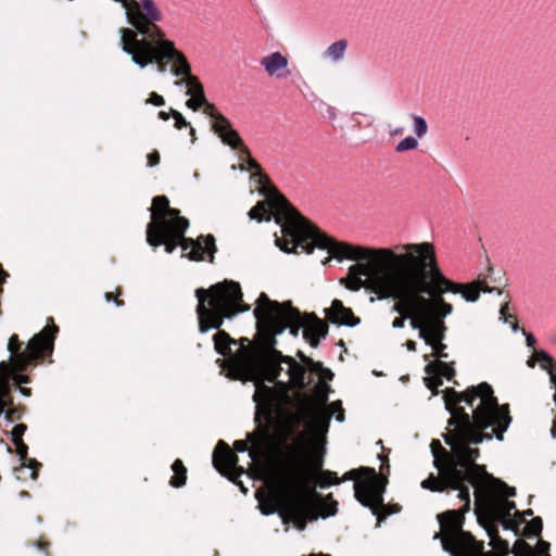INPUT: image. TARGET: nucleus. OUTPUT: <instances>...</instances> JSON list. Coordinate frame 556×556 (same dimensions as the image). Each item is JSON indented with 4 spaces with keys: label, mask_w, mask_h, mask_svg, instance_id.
<instances>
[{
    "label": "nucleus",
    "mask_w": 556,
    "mask_h": 556,
    "mask_svg": "<svg viewBox=\"0 0 556 556\" xmlns=\"http://www.w3.org/2000/svg\"><path fill=\"white\" fill-rule=\"evenodd\" d=\"M355 473H356V471H354V470H353V471H349V472H346V473L344 475L343 479H344V480H348V479H354V478H355Z\"/></svg>",
    "instance_id": "47"
},
{
    "label": "nucleus",
    "mask_w": 556,
    "mask_h": 556,
    "mask_svg": "<svg viewBox=\"0 0 556 556\" xmlns=\"http://www.w3.org/2000/svg\"><path fill=\"white\" fill-rule=\"evenodd\" d=\"M464 513L465 507L438 515L441 532L434 539L440 538L443 549L452 556H490L483 552L482 542L463 530Z\"/></svg>",
    "instance_id": "10"
},
{
    "label": "nucleus",
    "mask_w": 556,
    "mask_h": 556,
    "mask_svg": "<svg viewBox=\"0 0 556 556\" xmlns=\"http://www.w3.org/2000/svg\"><path fill=\"white\" fill-rule=\"evenodd\" d=\"M538 357L542 361L541 366L548 371L549 378L552 379V372H556V363H554L552 357L543 350L538 353Z\"/></svg>",
    "instance_id": "27"
},
{
    "label": "nucleus",
    "mask_w": 556,
    "mask_h": 556,
    "mask_svg": "<svg viewBox=\"0 0 556 556\" xmlns=\"http://www.w3.org/2000/svg\"><path fill=\"white\" fill-rule=\"evenodd\" d=\"M438 368H439V372L442 376L446 377L447 379H451L455 375V369L446 363L439 362Z\"/></svg>",
    "instance_id": "31"
},
{
    "label": "nucleus",
    "mask_w": 556,
    "mask_h": 556,
    "mask_svg": "<svg viewBox=\"0 0 556 556\" xmlns=\"http://www.w3.org/2000/svg\"><path fill=\"white\" fill-rule=\"evenodd\" d=\"M189 222H180V225L165 227L164 223H149L147 227V241L153 247H165V252L170 254L177 247H180L184 255L191 261L205 260L212 262L216 252L215 238L212 235L199 237L197 240L187 239L185 232Z\"/></svg>",
    "instance_id": "9"
},
{
    "label": "nucleus",
    "mask_w": 556,
    "mask_h": 556,
    "mask_svg": "<svg viewBox=\"0 0 556 556\" xmlns=\"http://www.w3.org/2000/svg\"><path fill=\"white\" fill-rule=\"evenodd\" d=\"M413 125H414V132L416 134L417 138H422L428 132V125L424 117L419 115H412Z\"/></svg>",
    "instance_id": "25"
},
{
    "label": "nucleus",
    "mask_w": 556,
    "mask_h": 556,
    "mask_svg": "<svg viewBox=\"0 0 556 556\" xmlns=\"http://www.w3.org/2000/svg\"><path fill=\"white\" fill-rule=\"evenodd\" d=\"M330 391V387L323 382V381H319L316 386H315V397L316 400H313L317 405L319 406H325L327 400H328V393Z\"/></svg>",
    "instance_id": "24"
},
{
    "label": "nucleus",
    "mask_w": 556,
    "mask_h": 556,
    "mask_svg": "<svg viewBox=\"0 0 556 556\" xmlns=\"http://www.w3.org/2000/svg\"><path fill=\"white\" fill-rule=\"evenodd\" d=\"M317 368H320V378L321 379H332V372L329 369L321 368L319 364L314 365V370H317Z\"/></svg>",
    "instance_id": "35"
},
{
    "label": "nucleus",
    "mask_w": 556,
    "mask_h": 556,
    "mask_svg": "<svg viewBox=\"0 0 556 556\" xmlns=\"http://www.w3.org/2000/svg\"><path fill=\"white\" fill-rule=\"evenodd\" d=\"M511 328H513V330H514V331H516V330L518 329L517 324H514V325L511 326Z\"/></svg>",
    "instance_id": "55"
},
{
    "label": "nucleus",
    "mask_w": 556,
    "mask_h": 556,
    "mask_svg": "<svg viewBox=\"0 0 556 556\" xmlns=\"http://www.w3.org/2000/svg\"><path fill=\"white\" fill-rule=\"evenodd\" d=\"M205 114L213 119V129L220 137L224 143L232 149L241 148V153L249 156V150L242 146L239 134L231 127L230 122L223 116L214 105L205 106Z\"/></svg>",
    "instance_id": "14"
},
{
    "label": "nucleus",
    "mask_w": 556,
    "mask_h": 556,
    "mask_svg": "<svg viewBox=\"0 0 556 556\" xmlns=\"http://www.w3.org/2000/svg\"><path fill=\"white\" fill-rule=\"evenodd\" d=\"M406 345L409 351H416V343L414 341H408Z\"/></svg>",
    "instance_id": "48"
},
{
    "label": "nucleus",
    "mask_w": 556,
    "mask_h": 556,
    "mask_svg": "<svg viewBox=\"0 0 556 556\" xmlns=\"http://www.w3.org/2000/svg\"><path fill=\"white\" fill-rule=\"evenodd\" d=\"M366 470L369 471V475L354 483L355 497L362 505L369 507L378 521H381L387 515L391 514L383 505V479L377 476L374 470Z\"/></svg>",
    "instance_id": "11"
},
{
    "label": "nucleus",
    "mask_w": 556,
    "mask_h": 556,
    "mask_svg": "<svg viewBox=\"0 0 556 556\" xmlns=\"http://www.w3.org/2000/svg\"><path fill=\"white\" fill-rule=\"evenodd\" d=\"M404 128L403 127H399V128H395L394 130L390 131L391 135H399L401 132H403Z\"/></svg>",
    "instance_id": "50"
},
{
    "label": "nucleus",
    "mask_w": 556,
    "mask_h": 556,
    "mask_svg": "<svg viewBox=\"0 0 556 556\" xmlns=\"http://www.w3.org/2000/svg\"><path fill=\"white\" fill-rule=\"evenodd\" d=\"M249 217L257 222L274 218L282 233L276 238V244L285 252L301 249L309 254L318 248L339 261H356L344 279L345 287L353 291L367 287L380 299H392L393 309L400 314L392 323L394 329L403 328L405 319L412 325L414 318L426 327L438 308L442 315L453 312L452 304L445 300L428 296L426 283L404 243L393 248H368L334 241L308 224L276 190L268 191L265 200L250 210Z\"/></svg>",
    "instance_id": "1"
},
{
    "label": "nucleus",
    "mask_w": 556,
    "mask_h": 556,
    "mask_svg": "<svg viewBox=\"0 0 556 556\" xmlns=\"http://www.w3.org/2000/svg\"><path fill=\"white\" fill-rule=\"evenodd\" d=\"M548 547H549V544L547 542H543V541L539 542L538 547H536L539 556H548V554H547Z\"/></svg>",
    "instance_id": "36"
},
{
    "label": "nucleus",
    "mask_w": 556,
    "mask_h": 556,
    "mask_svg": "<svg viewBox=\"0 0 556 556\" xmlns=\"http://www.w3.org/2000/svg\"><path fill=\"white\" fill-rule=\"evenodd\" d=\"M16 380H17V382H25V383L27 382V378L23 377V376H17Z\"/></svg>",
    "instance_id": "51"
},
{
    "label": "nucleus",
    "mask_w": 556,
    "mask_h": 556,
    "mask_svg": "<svg viewBox=\"0 0 556 556\" xmlns=\"http://www.w3.org/2000/svg\"><path fill=\"white\" fill-rule=\"evenodd\" d=\"M255 392L253 400L256 403V418L271 425L275 421L280 438H287L299 426L304 425L316 433L328 430L333 412H327L325 406L317 405L312 397L296 393L292 400L288 394L287 380H278L276 388L268 387L265 380H254Z\"/></svg>",
    "instance_id": "6"
},
{
    "label": "nucleus",
    "mask_w": 556,
    "mask_h": 556,
    "mask_svg": "<svg viewBox=\"0 0 556 556\" xmlns=\"http://www.w3.org/2000/svg\"><path fill=\"white\" fill-rule=\"evenodd\" d=\"M506 309H507V304H506V305H504L503 307H501V311H500L501 317H502L505 321H507Z\"/></svg>",
    "instance_id": "46"
},
{
    "label": "nucleus",
    "mask_w": 556,
    "mask_h": 556,
    "mask_svg": "<svg viewBox=\"0 0 556 556\" xmlns=\"http://www.w3.org/2000/svg\"><path fill=\"white\" fill-rule=\"evenodd\" d=\"M542 519L540 517L533 518L530 523L526 527L529 534L539 535L542 531Z\"/></svg>",
    "instance_id": "30"
},
{
    "label": "nucleus",
    "mask_w": 556,
    "mask_h": 556,
    "mask_svg": "<svg viewBox=\"0 0 556 556\" xmlns=\"http://www.w3.org/2000/svg\"><path fill=\"white\" fill-rule=\"evenodd\" d=\"M404 244L418 275L426 283V292L429 298L444 300L443 294L452 292L459 293L468 302H475L479 299L481 291H486V289H482L480 281L458 283L447 279L439 266L435 249L430 242Z\"/></svg>",
    "instance_id": "7"
},
{
    "label": "nucleus",
    "mask_w": 556,
    "mask_h": 556,
    "mask_svg": "<svg viewBox=\"0 0 556 556\" xmlns=\"http://www.w3.org/2000/svg\"><path fill=\"white\" fill-rule=\"evenodd\" d=\"M104 298H105V300H106L108 302H114L117 306L123 305V302H122V301H117V300L114 298L113 293H111V292H106V293L104 294Z\"/></svg>",
    "instance_id": "39"
},
{
    "label": "nucleus",
    "mask_w": 556,
    "mask_h": 556,
    "mask_svg": "<svg viewBox=\"0 0 556 556\" xmlns=\"http://www.w3.org/2000/svg\"><path fill=\"white\" fill-rule=\"evenodd\" d=\"M327 115L329 117L330 121H334L336 117H337V111L333 106H328L327 108Z\"/></svg>",
    "instance_id": "41"
},
{
    "label": "nucleus",
    "mask_w": 556,
    "mask_h": 556,
    "mask_svg": "<svg viewBox=\"0 0 556 556\" xmlns=\"http://www.w3.org/2000/svg\"><path fill=\"white\" fill-rule=\"evenodd\" d=\"M54 331H56V327L43 328L38 334L34 336L29 340L26 353L21 354L17 353L20 349L17 336H12L9 339L8 349L12 356L16 357L21 364L26 363L30 359L37 358L52 346Z\"/></svg>",
    "instance_id": "13"
},
{
    "label": "nucleus",
    "mask_w": 556,
    "mask_h": 556,
    "mask_svg": "<svg viewBox=\"0 0 556 556\" xmlns=\"http://www.w3.org/2000/svg\"><path fill=\"white\" fill-rule=\"evenodd\" d=\"M169 115L172 114L164 111L159 112V117L163 121H167L169 118Z\"/></svg>",
    "instance_id": "45"
},
{
    "label": "nucleus",
    "mask_w": 556,
    "mask_h": 556,
    "mask_svg": "<svg viewBox=\"0 0 556 556\" xmlns=\"http://www.w3.org/2000/svg\"><path fill=\"white\" fill-rule=\"evenodd\" d=\"M431 366H432L431 364H428V365L426 366V370H427V372H430V368H431Z\"/></svg>",
    "instance_id": "54"
},
{
    "label": "nucleus",
    "mask_w": 556,
    "mask_h": 556,
    "mask_svg": "<svg viewBox=\"0 0 556 556\" xmlns=\"http://www.w3.org/2000/svg\"><path fill=\"white\" fill-rule=\"evenodd\" d=\"M233 447L238 453H244L248 450L247 443L244 441H236Z\"/></svg>",
    "instance_id": "38"
},
{
    "label": "nucleus",
    "mask_w": 556,
    "mask_h": 556,
    "mask_svg": "<svg viewBox=\"0 0 556 556\" xmlns=\"http://www.w3.org/2000/svg\"><path fill=\"white\" fill-rule=\"evenodd\" d=\"M238 456L229 446L219 441L213 453V465L215 469L231 481H236L243 472V468L238 465Z\"/></svg>",
    "instance_id": "15"
},
{
    "label": "nucleus",
    "mask_w": 556,
    "mask_h": 556,
    "mask_svg": "<svg viewBox=\"0 0 556 556\" xmlns=\"http://www.w3.org/2000/svg\"><path fill=\"white\" fill-rule=\"evenodd\" d=\"M254 316L258 330L256 342L251 345L248 339L242 340V345L227 362L229 374L238 379L273 382L278 380L286 365L288 382L299 389L305 387V368L276 349V336L287 328L296 336L299 328H303L305 340L312 346H317L326 338L328 326L318 318L304 321L290 302L280 304L265 293H261L256 301Z\"/></svg>",
    "instance_id": "3"
},
{
    "label": "nucleus",
    "mask_w": 556,
    "mask_h": 556,
    "mask_svg": "<svg viewBox=\"0 0 556 556\" xmlns=\"http://www.w3.org/2000/svg\"><path fill=\"white\" fill-rule=\"evenodd\" d=\"M180 222H188V219L181 217L178 210L169 207V201L165 195L153 199L150 223H164L165 227H172L180 225Z\"/></svg>",
    "instance_id": "16"
},
{
    "label": "nucleus",
    "mask_w": 556,
    "mask_h": 556,
    "mask_svg": "<svg viewBox=\"0 0 556 556\" xmlns=\"http://www.w3.org/2000/svg\"><path fill=\"white\" fill-rule=\"evenodd\" d=\"M485 530L490 539L489 544L494 552L500 556L507 555L509 551L508 542L498 536L495 526H489Z\"/></svg>",
    "instance_id": "19"
},
{
    "label": "nucleus",
    "mask_w": 556,
    "mask_h": 556,
    "mask_svg": "<svg viewBox=\"0 0 556 556\" xmlns=\"http://www.w3.org/2000/svg\"><path fill=\"white\" fill-rule=\"evenodd\" d=\"M248 165L251 169H258L260 168V165L257 164V162L253 159H250L248 157Z\"/></svg>",
    "instance_id": "42"
},
{
    "label": "nucleus",
    "mask_w": 556,
    "mask_h": 556,
    "mask_svg": "<svg viewBox=\"0 0 556 556\" xmlns=\"http://www.w3.org/2000/svg\"><path fill=\"white\" fill-rule=\"evenodd\" d=\"M434 445H440V441H433L431 444L432 448L434 447Z\"/></svg>",
    "instance_id": "53"
},
{
    "label": "nucleus",
    "mask_w": 556,
    "mask_h": 556,
    "mask_svg": "<svg viewBox=\"0 0 556 556\" xmlns=\"http://www.w3.org/2000/svg\"><path fill=\"white\" fill-rule=\"evenodd\" d=\"M526 341H527V345L529 348L534 346V344L536 343V339L534 338V336L532 333L526 334Z\"/></svg>",
    "instance_id": "40"
},
{
    "label": "nucleus",
    "mask_w": 556,
    "mask_h": 556,
    "mask_svg": "<svg viewBox=\"0 0 556 556\" xmlns=\"http://www.w3.org/2000/svg\"><path fill=\"white\" fill-rule=\"evenodd\" d=\"M186 104L193 111H197L201 106L205 108L206 105H212L211 103H206L205 96L191 97ZM203 111L205 112V109H203Z\"/></svg>",
    "instance_id": "29"
},
{
    "label": "nucleus",
    "mask_w": 556,
    "mask_h": 556,
    "mask_svg": "<svg viewBox=\"0 0 556 556\" xmlns=\"http://www.w3.org/2000/svg\"><path fill=\"white\" fill-rule=\"evenodd\" d=\"M311 482L327 488L340 480L336 472L321 470L319 459L302 462L291 454L279 467L277 490L256 493L261 513L265 516L278 513L283 523L304 530L308 521L318 518V509L325 505L317 493L307 490Z\"/></svg>",
    "instance_id": "4"
},
{
    "label": "nucleus",
    "mask_w": 556,
    "mask_h": 556,
    "mask_svg": "<svg viewBox=\"0 0 556 556\" xmlns=\"http://www.w3.org/2000/svg\"><path fill=\"white\" fill-rule=\"evenodd\" d=\"M159 162H160V154L157 151H154L148 155V165L150 167L157 165Z\"/></svg>",
    "instance_id": "34"
},
{
    "label": "nucleus",
    "mask_w": 556,
    "mask_h": 556,
    "mask_svg": "<svg viewBox=\"0 0 556 556\" xmlns=\"http://www.w3.org/2000/svg\"><path fill=\"white\" fill-rule=\"evenodd\" d=\"M445 407L451 413L448 425L453 427L445 435L451 452H443L441 457L434 455V467L439 475L431 473L421 482V488L431 492H443L446 489L458 491V498L464 502L465 511L469 510V485L475 494L483 493L495 517L504 519L516 508L508 497L516 491L500 479L485 471L484 466L476 464L479 444L483 440L491 441L493 435L503 441L511 417L507 405H498L492 387L481 382L463 393L448 391L444 395Z\"/></svg>",
    "instance_id": "2"
},
{
    "label": "nucleus",
    "mask_w": 556,
    "mask_h": 556,
    "mask_svg": "<svg viewBox=\"0 0 556 556\" xmlns=\"http://www.w3.org/2000/svg\"><path fill=\"white\" fill-rule=\"evenodd\" d=\"M527 515H528V516H531V515H532V511H531V510H528V511H527Z\"/></svg>",
    "instance_id": "56"
},
{
    "label": "nucleus",
    "mask_w": 556,
    "mask_h": 556,
    "mask_svg": "<svg viewBox=\"0 0 556 556\" xmlns=\"http://www.w3.org/2000/svg\"><path fill=\"white\" fill-rule=\"evenodd\" d=\"M260 64L269 77L282 79L290 75L288 71L289 59L281 52L275 51L263 56L260 60Z\"/></svg>",
    "instance_id": "17"
},
{
    "label": "nucleus",
    "mask_w": 556,
    "mask_h": 556,
    "mask_svg": "<svg viewBox=\"0 0 556 556\" xmlns=\"http://www.w3.org/2000/svg\"><path fill=\"white\" fill-rule=\"evenodd\" d=\"M327 318L336 325L354 327L359 324V318L356 317L352 309L345 307L339 300H333L331 306L326 309Z\"/></svg>",
    "instance_id": "18"
},
{
    "label": "nucleus",
    "mask_w": 556,
    "mask_h": 556,
    "mask_svg": "<svg viewBox=\"0 0 556 556\" xmlns=\"http://www.w3.org/2000/svg\"><path fill=\"white\" fill-rule=\"evenodd\" d=\"M191 68L189 67V71L185 74H181V76H187V96L191 97H200L204 96V90L200 81L192 75H190ZM177 77H180L178 75Z\"/></svg>",
    "instance_id": "23"
},
{
    "label": "nucleus",
    "mask_w": 556,
    "mask_h": 556,
    "mask_svg": "<svg viewBox=\"0 0 556 556\" xmlns=\"http://www.w3.org/2000/svg\"><path fill=\"white\" fill-rule=\"evenodd\" d=\"M337 513V503L333 502L329 505H327V509L321 513V517H328V516H333L334 514Z\"/></svg>",
    "instance_id": "37"
},
{
    "label": "nucleus",
    "mask_w": 556,
    "mask_h": 556,
    "mask_svg": "<svg viewBox=\"0 0 556 556\" xmlns=\"http://www.w3.org/2000/svg\"><path fill=\"white\" fill-rule=\"evenodd\" d=\"M325 409L327 412H333V416H336V419L339 422H342L344 420V413H343V409L341 407V402L340 401L332 402L328 406L325 405Z\"/></svg>",
    "instance_id": "28"
},
{
    "label": "nucleus",
    "mask_w": 556,
    "mask_h": 556,
    "mask_svg": "<svg viewBox=\"0 0 556 556\" xmlns=\"http://www.w3.org/2000/svg\"><path fill=\"white\" fill-rule=\"evenodd\" d=\"M146 102L155 106H161L165 103L164 98L156 92H151Z\"/></svg>",
    "instance_id": "33"
},
{
    "label": "nucleus",
    "mask_w": 556,
    "mask_h": 556,
    "mask_svg": "<svg viewBox=\"0 0 556 556\" xmlns=\"http://www.w3.org/2000/svg\"><path fill=\"white\" fill-rule=\"evenodd\" d=\"M17 451H18V454L21 455V457H24L26 455V446L23 445V446H18L17 447Z\"/></svg>",
    "instance_id": "49"
},
{
    "label": "nucleus",
    "mask_w": 556,
    "mask_h": 556,
    "mask_svg": "<svg viewBox=\"0 0 556 556\" xmlns=\"http://www.w3.org/2000/svg\"><path fill=\"white\" fill-rule=\"evenodd\" d=\"M195 296L199 330L202 333L219 329L225 318L249 311V306L243 304L240 285L235 281L225 280L208 289L199 288Z\"/></svg>",
    "instance_id": "8"
},
{
    "label": "nucleus",
    "mask_w": 556,
    "mask_h": 556,
    "mask_svg": "<svg viewBox=\"0 0 556 556\" xmlns=\"http://www.w3.org/2000/svg\"><path fill=\"white\" fill-rule=\"evenodd\" d=\"M552 435L556 437V421H554L552 429H551Z\"/></svg>",
    "instance_id": "52"
},
{
    "label": "nucleus",
    "mask_w": 556,
    "mask_h": 556,
    "mask_svg": "<svg viewBox=\"0 0 556 556\" xmlns=\"http://www.w3.org/2000/svg\"><path fill=\"white\" fill-rule=\"evenodd\" d=\"M170 114H172L173 118L175 119V126L177 129H181L188 125L187 121L179 112H177L175 110H170Z\"/></svg>",
    "instance_id": "32"
},
{
    "label": "nucleus",
    "mask_w": 556,
    "mask_h": 556,
    "mask_svg": "<svg viewBox=\"0 0 556 556\" xmlns=\"http://www.w3.org/2000/svg\"><path fill=\"white\" fill-rule=\"evenodd\" d=\"M126 9V16L137 31L130 28L121 30L122 50L131 55L132 62L143 68L157 64L164 72V61L172 62L174 76L189 71L185 55L175 48L174 41L166 39L164 31L155 24L162 14L153 0H140Z\"/></svg>",
    "instance_id": "5"
},
{
    "label": "nucleus",
    "mask_w": 556,
    "mask_h": 556,
    "mask_svg": "<svg viewBox=\"0 0 556 556\" xmlns=\"http://www.w3.org/2000/svg\"><path fill=\"white\" fill-rule=\"evenodd\" d=\"M446 316L447 315H442L441 308H438L426 327L424 326L425 324L417 318H414L412 323V328L418 330V337L424 340L427 345L432 348L433 356L437 358L447 357L445 353L446 345L443 343L447 329L444 323Z\"/></svg>",
    "instance_id": "12"
},
{
    "label": "nucleus",
    "mask_w": 556,
    "mask_h": 556,
    "mask_svg": "<svg viewBox=\"0 0 556 556\" xmlns=\"http://www.w3.org/2000/svg\"><path fill=\"white\" fill-rule=\"evenodd\" d=\"M24 430H25V426H23V425H18V426H16V427L14 428V430H13V434H15V435H20V434H22V433H23V431H24Z\"/></svg>",
    "instance_id": "43"
},
{
    "label": "nucleus",
    "mask_w": 556,
    "mask_h": 556,
    "mask_svg": "<svg viewBox=\"0 0 556 556\" xmlns=\"http://www.w3.org/2000/svg\"><path fill=\"white\" fill-rule=\"evenodd\" d=\"M418 147V140L415 137L407 136L402 139L395 147V151L401 153L405 151L415 150Z\"/></svg>",
    "instance_id": "26"
},
{
    "label": "nucleus",
    "mask_w": 556,
    "mask_h": 556,
    "mask_svg": "<svg viewBox=\"0 0 556 556\" xmlns=\"http://www.w3.org/2000/svg\"><path fill=\"white\" fill-rule=\"evenodd\" d=\"M215 350L218 354L226 356L230 352V344L235 343L225 331H218L214 336Z\"/></svg>",
    "instance_id": "20"
},
{
    "label": "nucleus",
    "mask_w": 556,
    "mask_h": 556,
    "mask_svg": "<svg viewBox=\"0 0 556 556\" xmlns=\"http://www.w3.org/2000/svg\"><path fill=\"white\" fill-rule=\"evenodd\" d=\"M346 48L348 41L345 39L334 41L328 47L326 55L332 61L338 62L344 58Z\"/></svg>",
    "instance_id": "21"
},
{
    "label": "nucleus",
    "mask_w": 556,
    "mask_h": 556,
    "mask_svg": "<svg viewBox=\"0 0 556 556\" xmlns=\"http://www.w3.org/2000/svg\"><path fill=\"white\" fill-rule=\"evenodd\" d=\"M172 469L174 471V476L170 479V484L175 488H180L186 483V468L180 459H176L173 465Z\"/></svg>",
    "instance_id": "22"
},
{
    "label": "nucleus",
    "mask_w": 556,
    "mask_h": 556,
    "mask_svg": "<svg viewBox=\"0 0 556 556\" xmlns=\"http://www.w3.org/2000/svg\"><path fill=\"white\" fill-rule=\"evenodd\" d=\"M182 77H184L182 79L176 80L174 83V85L177 86V87L185 86L187 88V76H182Z\"/></svg>",
    "instance_id": "44"
}]
</instances>
